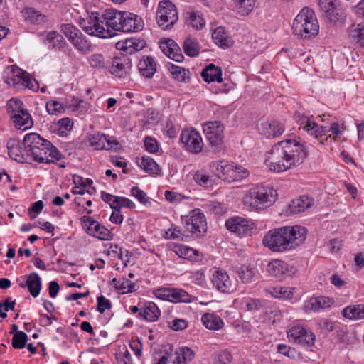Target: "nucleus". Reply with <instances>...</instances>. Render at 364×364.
<instances>
[{
  "mask_svg": "<svg viewBox=\"0 0 364 364\" xmlns=\"http://www.w3.org/2000/svg\"><path fill=\"white\" fill-rule=\"evenodd\" d=\"M211 281L213 287L222 293L231 294L236 289V281L231 279L223 269L215 270L212 274Z\"/></svg>",
  "mask_w": 364,
  "mask_h": 364,
  "instance_id": "obj_15",
  "label": "nucleus"
},
{
  "mask_svg": "<svg viewBox=\"0 0 364 364\" xmlns=\"http://www.w3.org/2000/svg\"><path fill=\"white\" fill-rule=\"evenodd\" d=\"M195 357V353L188 347H182L179 350L173 364H188Z\"/></svg>",
  "mask_w": 364,
  "mask_h": 364,
  "instance_id": "obj_46",
  "label": "nucleus"
},
{
  "mask_svg": "<svg viewBox=\"0 0 364 364\" xmlns=\"http://www.w3.org/2000/svg\"><path fill=\"white\" fill-rule=\"evenodd\" d=\"M144 26V21L139 16L129 12H123L122 32L139 31L143 29Z\"/></svg>",
  "mask_w": 364,
  "mask_h": 364,
  "instance_id": "obj_24",
  "label": "nucleus"
},
{
  "mask_svg": "<svg viewBox=\"0 0 364 364\" xmlns=\"http://www.w3.org/2000/svg\"><path fill=\"white\" fill-rule=\"evenodd\" d=\"M334 304L333 299L328 296L312 297L306 301L304 304V310L306 312H318L327 308H330Z\"/></svg>",
  "mask_w": 364,
  "mask_h": 364,
  "instance_id": "obj_26",
  "label": "nucleus"
},
{
  "mask_svg": "<svg viewBox=\"0 0 364 364\" xmlns=\"http://www.w3.org/2000/svg\"><path fill=\"white\" fill-rule=\"evenodd\" d=\"M238 302L240 309L247 311L255 312L259 311L264 306V302L262 300L249 296L242 298Z\"/></svg>",
  "mask_w": 364,
  "mask_h": 364,
  "instance_id": "obj_37",
  "label": "nucleus"
},
{
  "mask_svg": "<svg viewBox=\"0 0 364 364\" xmlns=\"http://www.w3.org/2000/svg\"><path fill=\"white\" fill-rule=\"evenodd\" d=\"M46 109L50 114L56 115L65 111V105L57 100H50L46 103Z\"/></svg>",
  "mask_w": 364,
  "mask_h": 364,
  "instance_id": "obj_56",
  "label": "nucleus"
},
{
  "mask_svg": "<svg viewBox=\"0 0 364 364\" xmlns=\"http://www.w3.org/2000/svg\"><path fill=\"white\" fill-rule=\"evenodd\" d=\"M183 50L190 57H196L199 54L200 46L196 39L186 38L183 42Z\"/></svg>",
  "mask_w": 364,
  "mask_h": 364,
  "instance_id": "obj_47",
  "label": "nucleus"
},
{
  "mask_svg": "<svg viewBox=\"0 0 364 364\" xmlns=\"http://www.w3.org/2000/svg\"><path fill=\"white\" fill-rule=\"evenodd\" d=\"M257 0H235V7L242 16L249 15L254 9Z\"/></svg>",
  "mask_w": 364,
  "mask_h": 364,
  "instance_id": "obj_45",
  "label": "nucleus"
},
{
  "mask_svg": "<svg viewBox=\"0 0 364 364\" xmlns=\"http://www.w3.org/2000/svg\"><path fill=\"white\" fill-rule=\"evenodd\" d=\"M261 134L265 137L275 138L281 136L284 132V124L278 121H262L258 127Z\"/></svg>",
  "mask_w": 364,
  "mask_h": 364,
  "instance_id": "obj_23",
  "label": "nucleus"
},
{
  "mask_svg": "<svg viewBox=\"0 0 364 364\" xmlns=\"http://www.w3.org/2000/svg\"><path fill=\"white\" fill-rule=\"evenodd\" d=\"M227 229L240 237L250 235L252 228L249 221L241 217L228 219L225 223Z\"/></svg>",
  "mask_w": 364,
  "mask_h": 364,
  "instance_id": "obj_22",
  "label": "nucleus"
},
{
  "mask_svg": "<svg viewBox=\"0 0 364 364\" xmlns=\"http://www.w3.org/2000/svg\"><path fill=\"white\" fill-rule=\"evenodd\" d=\"M154 294L159 299L175 303H188L191 301V296L186 291L180 289L160 288L154 290Z\"/></svg>",
  "mask_w": 364,
  "mask_h": 364,
  "instance_id": "obj_16",
  "label": "nucleus"
},
{
  "mask_svg": "<svg viewBox=\"0 0 364 364\" xmlns=\"http://www.w3.org/2000/svg\"><path fill=\"white\" fill-rule=\"evenodd\" d=\"M181 141L187 151L193 154L201 152L203 148V141L199 132L195 129H186L182 131Z\"/></svg>",
  "mask_w": 364,
  "mask_h": 364,
  "instance_id": "obj_13",
  "label": "nucleus"
},
{
  "mask_svg": "<svg viewBox=\"0 0 364 364\" xmlns=\"http://www.w3.org/2000/svg\"><path fill=\"white\" fill-rule=\"evenodd\" d=\"M237 274L240 279L244 283H249L251 282L253 276V269L250 267L242 266L237 270Z\"/></svg>",
  "mask_w": 364,
  "mask_h": 364,
  "instance_id": "obj_58",
  "label": "nucleus"
},
{
  "mask_svg": "<svg viewBox=\"0 0 364 364\" xmlns=\"http://www.w3.org/2000/svg\"><path fill=\"white\" fill-rule=\"evenodd\" d=\"M145 46L146 43L144 40L131 38L117 43L116 48L123 52L121 55L127 56L142 50Z\"/></svg>",
  "mask_w": 364,
  "mask_h": 364,
  "instance_id": "obj_25",
  "label": "nucleus"
},
{
  "mask_svg": "<svg viewBox=\"0 0 364 364\" xmlns=\"http://www.w3.org/2000/svg\"><path fill=\"white\" fill-rule=\"evenodd\" d=\"M138 70L146 78H151L156 71V63L151 56H144L138 63Z\"/></svg>",
  "mask_w": 364,
  "mask_h": 364,
  "instance_id": "obj_30",
  "label": "nucleus"
},
{
  "mask_svg": "<svg viewBox=\"0 0 364 364\" xmlns=\"http://www.w3.org/2000/svg\"><path fill=\"white\" fill-rule=\"evenodd\" d=\"M288 336L295 343L307 347L313 346L316 340V336L312 331L301 326L292 327L288 332Z\"/></svg>",
  "mask_w": 364,
  "mask_h": 364,
  "instance_id": "obj_18",
  "label": "nucleus"
},
{
  "mask_svg": "<svg viewBox=\"0 0 364 364\" xmlns=\"http://www.w3.org/2000/svg\"><path fill=\"white\" fill-rule=\"evenodd\" d=\"M195 182L203 187H207L210 185V179L209 175L206 174L203 171H197L193 175Z\"/></svg>",
  "mask_w": 364,
  "mask_h": 364,
  "instance_id": "obj_57",
  "label": "nucleus"
},
{
  "mask_svg": "<svg viewBox=\"0 0 364 364\" xmlns=\"http://www.w3.org/2000/svg\"><path fill=\"white\" fill-rule=\"evenodd\" d=\"M164 195L166 200L172 203H178L184 198L181 194L171 191H166Z\"/></svg>",
  "mask_w": 364,
  "mask_h": 364,
  "instance_id": "obj_64",
  "label": "nucleus"
},
{
  "mask_svg": "<svg viewBox=\"0 0 364 364\" xmlns=\"http://www.w3.org/2000/svg\"><path fill=\"white\" fill-rule=\"evenodd\" d=\"M87 141L90 146H93L95 149H102L105 148L104 141L106 140V135L95 132L90 134L87 136Z\"/></svg>",
  "mask_w": 364,
  "mask_h": 364,
  "instance_id": "obj_49",
  "label": "nucleus"
},
{
  "mask_svg": "<svg viewBox=\"0 0 364 364\" xmlns=\"http://www.w3.org/2000/svg\"><path fill=\"white\" fill-rule=\"evenodd\" d=\"M203 131L212 146H218L223 142L224 127L219 121L206 122L203 124Z\"/></svg>",
  "mask_w": 364,
  "mask_h": 364,
  "instance_id": "obj_17",
  "label": "nucleus"
},
{
  "mask_svg": "<svg viewBox=\"0 0 364 364\" xmlns=\"http://www.w3.org/2000/svg\"><path fill=\"white\" fill-rule=\"evenodd\" d=\"M210 169L215 176L223 181L233 182L235 173L233 170V164L223 161H213L209 165Z\"/></svg>",
  "mask_w": 364,
  "mask_h": 364,
  "instance_id": "obj_20",
  "label": "nucleus"
},
{
  "mask_svg": "<svg viewBox=\"0 0 364 364\" xmlns=\"http://www.w3.org/2000/svg\"><path fill=\"white\" fill-rule=\"evenodd\" d=\"M267 269L271 276L278 279H282L291 274L289 264L281 259L270 261L267 264Z\"/></svg>",
  "mask_w": 364,
  "mask_h": 364,
  "instance_id": "obj_28",
  "label": "nucleus"
},
{
  "mask_svg": "<svg viewBox=\"0 0 364 364\" xmlns=\"http://www.w3.org/2000/svg\"><path fill=\"white\" fill-rule=\"evenodd\" d=\"M232 358V355L228 350H220L215 355L214 364H230Z\"/></svg>",
  "mask_w": 364,
  "mask_h": 364,
  "instance_id": "obj_55",
  "label": "nucleus"
},
{
  "mask_svg": "<svg viewBox=\"0 0 364 364\" xmlns=\"http://www.w3.org/2000/svg\"><path fill=\"white\" fill-rule=\"evenodd\" d=\"M84 226L87 228V232L102 240H110L112 238L111 232L104 225L99 223L90 216L84 215L80 219Z\"/></svg>",
  "mask_w": 364,
  "mask_h": 364,
  "instance_id": "obj_14",
  "label": "nucleus"
},
{
  "mask_svg": "<svg viewBox=\"0 0 364 364\" xmlns=\"http://www.w3.org/2000/svg\"><path fill=\"white\" fill-rule=\"evenodd\" d=\"M181 220L186 230L196 237L203 236L207 230L206 218L198 208L191 211L188 215L181 216Z\"/></svg>",
  "mask_w": 364,
  "mask_h": 364,
  "instance_id": "obj_10",
  "label": "nucleus"
},
{
  "mask_svg": "<svg viewBox=\"0 0 364 364\" xmlns=\"http://www.w3.org/2000/svg\"><path fill=\"white\" fill-rule=\"evenodd\" d=\"M212 38L215 44L224 49L230 48L232 44V42L230 38L228 37L225 28L222 26H218L213 31L212 33Z\"/></svg>",
  "mask_w": 364,
  "mask_h": 364,
  "instance_id": "obj_36",
  "label": "nucleus"
},
{
  "mask_svg": "<svg viewBox=\"0 0 364 364\" xmlns=\"http://www.w3.org/2000/svg\"><path fill=\"white\" fill-rule=\"evenodd\" d=\"M137 165L146 172L150 174H159L160 167L156 161L149 156H144L141 159H137Z\"/></svg>",
  "mask_w": 364,
  "mask_h": 364,
  "instance_id": "obj_38",
  "label": "nucleus"
},
{
  "mask_svg": "<svg viewBox=\"0 0 364 364\" xmlns=\"http://www.w3.org/2000/svg\"><path fill=\"white\" fill-rule=\"evenodd\" d=\"M106 26V30L110 31L112 37L116 34V31H121V25L123 18V12L114 9H107L102 16Z\"/></svg>",
  "mask_w": 364,
  "mask_h": 364,
  "instance_id": "obj_21",
  "label": "nucleus"
},
{
  "mask_svg": "<svg viewBox=\"0 0 364 364\" xmlns=\"http://www.w3.org/2000/svg\"><path fill=\"white\" fill-rule=\"evenodd\" d=\"M46 43L49 49L54 50H62L67 45L64 37L56 31H51L46 33Z\"/></svg>",
  "mask_w": 364,
  "mask_h": 364,
  "instance_id": "obj_31",
  "label": "nucleus"
},
{
  "mask_svg": "<svg viewBox=\"0 0 364 364\" xmlns=\"http://www.w3.org/2000/svg\"><path fill=\"white\" fill-rule=\"evenodd\" d=\"M293 33L301 38H310L318 33L319 25L314 11L304 8L296 16L292 25Z\"/></svg>",
  "mask_w": 364,
  "mask_h": 364,
  "instance_id": "obj_5",
  "label": "nucleus"
},
{
  "mask_svg": "<svg viewBox=\"0 0 364 364\" xmlns=\"http://www.w3.org/2000/svg\"><path fill=\"white\" fill-rule=\"evenodd\" d=\"M304 124V129L318 139L321 144H324V141H327L328 136H326V135L328 132H331L334 137H337L341 134L340 125L338 122H333L329 127L319 126L306 118Z\"/></svg>",
  "mask_w": 364,
  "mask_h": 364,
  "instance_id": "obj_12",
  "label": "nucleus"
},
{
  "mask_svg": "<svg viewBox=\"0 0 364 364\" xmlns=\"http://www.w3.org/2000/svg\"><path fill=\"white\" fill-rule=\"evenodd\" d=\"M277 199V191L272 187L257 185L245 191L242 202L255 211H262L273 205Z\"/></svg>",
  "mask_w": 364,
  "mask_h": 364,
  "instance_id": "obj_4",
  "label": "nucleus"
},
{
  "mask_svg": "<svg viewBox=\"0 0 364 364\" xmlns=\"http://www.w3.org/2000/svg\"><path fill=\"white\" fill-rule=\"evenodd\" d=\"M156 19L158 26L161 29H171L178 19L175 4L169 0L161 1L158 5Z\"/></svg>",
  "mask_w": 364,
  "mask_h": 364,
  "instance_id": "obj_8",
  "label": "nucleus"
},
{
  "mask_svg": "<svg viewBox=\"0 0 364 364\" xmlns=\"http://www.w3.org/2000/svg\"><path fill=\"white\" fill-rule=\"evenodd\" d=\"M144 146L146 150L150 153H156L159 149L157 141L151 136L145 137Z\"/></svg>",
  "mask_w": 364,
  "mask_h": 364,
  "instance_id": "obj_62",
  "label": "nucleus"
},
{
  "mask_svg": "<svg viewBox=\"0 0 364 364\" xmlns=\"http://www.w3.org/2000/svg\"><path fill=\"white\" fill-rule=\"evenodd\" d=\"M307 232L303 226H282L269 230L264 237L263 244L272 252H289L306 240Z\"/></svg>",
  "mask_w": 364,
  "mask_h": 364,
  "instance_id": "obj_2",
  "label": "nucleus"
},
{
  "mask_svg": "<svg viewBox=\"0 0 364 364\" xmlns=\"http://www.w3.org/2000/svg\"><path fill=\"white\" fill-rule=\"evenodd\" d=\"M130 193L131 196L136 198L140 203L145 205L151 204V199L147 197L146 193L138 186L132 187L131 188Z\"/></svg>",
  "mask_w": 364,
  "mask_h": 364,
  "instance_id": "obj_53",
  "label": "nucleus"
},
{
  "mask_svg": "<svg viewBox=\"0 0 364 364\" xmlns=\"http://www.w3.org/2000/svg\"><path fill=\"white\" fill-rule=\"evenodd\" d=\"M88 63L91 67L97 69H103L106 68V60L105 56L101 53L91 54L88 58Z\"/></svg>",
  "mask_w": 364,
  "mask_h": 364,
  "instance_id": "obj_51",
  "label": "nucleus"
},
{
  "mask_svg": "<svg viewBox=\"0 0 364 364\" xmlns=\"http://www.w3.org/2000/svg\"><path fill=\"white\" fill-rule=\"evenodd\" d=\"M166 237L170 239H182L184 235L181 229L174 225H172L171 227L166 232Z\"/></svg>",
  "mask_w": 364,
  "mask_h": 364,
  "instance_id": "obj_63",
  "label": "nucleus"
},
{
  "mask_svg": "<svg viewBox=\"0 0 364 364\" xmlns=\"http://www.w3.org/2000/svg\"><path fill=\"white\" fill-rule=\"evenodd\" d=\"M326 17L329 20V21L333 23H340L342 24L344 23L346 20V13L344 10L337 6H333L328 11L325 13Z\"/></svg>",
  "mask_w": 364,
  "mask_h": 364,
  "instance_id": "obj_42",
  "label": "nucleus"
},
{
  "mask_svg": "<svg viewBox=\"0 0 364 364\" xmlns=\"http://www.w3.org/2000/svg\"><path fill=\"white\" fill-rule=\"evenodd\" d=\"M160 315L161 311L156 304L149 301L144 305L142 311H140L137 317L139 318H144L149 322H154L158 320Z\"/></svg>",
  "mask_w": 364,
  "mask_h": 364,
  "instance_id": "obj_33",
  "label": "nucleus"
},
{
  "mask_svg": "<svg viewBox=\"0 0 364 364\" xmlns=\"http://www.w3.org/2000/svg\"><path fill=\"white\" fill-rule=\"evenodd\" d=\"M201 321L203 325L210 330H219L222 328L224 323L222 318L213 313H205L202 316Z\"/></svg>",
  "mask_w": 364,
  "mask_h": 364,
  "instance_id": "obj_39",
  "label": "nucleus"
},
{
  "mask_svg": "<svg viewBox=\"0 0 364 364\" xmlns=\"http://www.w3.org/2000/svg\"><path fill=\"white\" fill-rule=\"evenodd\" d=\"M186 22L192 26L193 28L200 30L203 28L205 21L202 14L197 11H189L186 12Z\"/></svg>",
  "mask_w": 364,
  "mask_h": 364,
  "instance_id": "obj_40",
  "label": "nucleus"
},
{
  "mask_svg": "<svg viewBox=\"0 0 364 364\" xmlns=\"http://www.w3.org/2000/svg\"><path fill=\"white\" fill-rule=\"evenodd\" d=\"M97 310L102 314L107 309H110L112 308V304L110 301L106 299L104 296L101 295L97 297Z\"/></svg>",
  "mask_w": 364,
  "mask_h": 364,
  "instance_id": "obj_61",
  "label": "nucleus"
},
{
  "mask_svg": "<svg viewBox=\"0 0 364 364\" xmlns=\"http://www.w3.org/2000/svg\"><path fill=\"white\" fill-rule=\"evenodd\" d=\"M318 326L323 333H329L334 330L335 323L328 318H322L318 321Z\"/></svg>",
  "mask_w": 364,
  "mask_h": 364,
  "instance_id": "obj_60",
  "label": "nucleus"
},
{
  "mask_svg": "<svg viewBox=\"0 0 364 364\" xmlns=\"http://www.w3.org/2000/svg\"><path fill=\"white\" fill-rule=\"evenodd\" d=\"M112 209L114 210H120L122 208H127L134 209L136 207L135 203L129 198L122 196H117L112 203Z\"/></svg>",
  "mask_w": 364,
  "mask_h": 364,
  "instance_id": "obj_50",
  "label": "nucleus"
},
{
  "mask_svg": "<svg viewBox=\"0 0 364 364\" xmlns=\"http://www.w3.org/2000/svg\"><path fill=\"white\" fill-rule=\"evenodd\" d=\"M28 336L25 332H16L12 338V346L15 349H22L26 346Z\"/></svg>",
  "mask_w": 364,
  "mask_h": 364,
  "instance_id": "obj_52",
  "label": "nucleus"
},
{
  "mask_svg": "<svg viewBox=\"0 0 364 364\" xmlns=\"http://www.w3.org/2000/svg\"><path fill=\"white\" fill-rule=\"evenodd\" d=\"M60 30L79 52L87 54L91 50V43L74 25L62 23Z\"/></svg>",
  "mask_w": 364,
  "mask_h": 364,
  "instance_id": "obj_9",
  "label": "nucleus"
},
{
  "mask_svg": "<svg viewBox=\"0 0 364 364\" xmlns=\"http://www.w3.org/2000/svg\"><path fill=\"white\" fill-rule=\"evenodd\" d=\"M136 290V284L134 282H132L127 278H123L121 280V284L120 287L119 288V291L122 294L134 292Z\"/></svg>",
  "mask_w": 364,
  "mask_h": 364,
  "instance_id": "obj_59",
  "label": "nucleus"
},
{
  "mask_svg": "<svg viewBox=\"0 0 364 364\" xmlns=\"http://www.w3.org/2000/svg\"><path fill=\"white\" fill-rule=\"evenodd\" d=\"M132 66L131 59L128 56L120 54L112 59L109 70L116 77L124 78L129 75Z\"/></svg>",
  "mask_w": 364,
  "mask_h": 364,
  "instance_id": "obj_19",
  "label": "nucleus"
},
{
  "mask_svg": "<svg viewBox=\"0 0 364 364\" xmlns=\"http://www.w3.org/2000/svg\"><path fill=\"white\" fill-rule=\"evenodd\" d=\"M313 200L307 196H300L294 199L288 205V212L291 214H298L311 205Z\"/></svg>",
  "mask_w": 364,
  "mask_h": 364,
  "instance_id": "obj_34",
  "label": "nucleus"
},
{
  "mask_svg": "<svg viewBox=\"0 0 364 364\" xmlns=\"http://www.w3.org/2000/svg\"><path fill=\"white\" fill-rule=\"evenodd\" d=\"M201 77L206 82H222V70L220 67L215 65L213 63L207 65L201 72Z\"/></svg>",
  "mask_w": 364,
  "mask_h": 364,
  "instance_id": "obj_32",
  "label": "nucleus"
},
{
  "mask_svg": "<svg viewBox=\"0 0 364 364\" xmlns=\"http://www.w3.org/2000/svg\"><path fill=\"white\" fill-rule=\"evenodd\" d=\"M104 24V19L102 17L100 18L98 12H92L87 18H82L80 21V27L88 35L102 38L112 37L110 31L105 29Z\"/></svg>",
  "mask_w": 364,
  "mask_h": 364,
  "instance_id": "obj_11",
  "label": "nucleus"
},
{
  "mask_svg": "<svg viewBox=\"0 0 364 364\" xmlns=\"http://www.w3.org/2000/svg\"><path fill=\"white\" fill-rule=\"evenodd\" d=\"M27 155L38 163L54 164L64 158L62 153L52 143L37 133H29L23 138Z\"/></svg>",
  "mask_w": 364,
  "mask_h": 364,
  "instance_id": "obj_3",
  "label": "nucleus"
},
{
  "mask_svg": "<svg viewBox=\"0 0 364 364\" xmlns=\"http://www.w3.org/2000/svg\"><path fill=\"white\" fill-rule=\"evenodd\" d=\"M168 70L172 77L178 82H186V79H189V77L187 75L189 74V71L183 68L171 64L168 67Z\"/></svg>",
  "mask_w": 364,
  "mask_h": 364,
  "instance_id": "obj_48",
  "label": "nucleus"
},
{
  "mask_svg": "<svg viewBox=\"0 0 364 364\" xmlns=\"http://www.w3.org/2000/svg\"><path fill=\"white\" fill-rule=\"evenodd\" d=\"M306 157L304 145L295 139H288L272 147L266 163L269 170L280 173L301 164Z\"/></svg>",
  "mask_w": 364,
  "mask_h": 364,
  "instance_id": "obj_1",
  "label": "nucleus"
},
{
  "mask_svg": "<svg viewBox=\"0 0 364 364\" xmlns=\"http://www.w3.org/2000/svg\"><path fill=\"white\" fill-rule=\"evenodd\" d=\"M6 111L16 128L27 130L33 127L32 117L21 100L10 99L6 103Z\"/></svg>",
  "mask_w": 364,
  "mask_h": 364,
  "instance_id": "obj_7",
  "label": "nucleus"
},
{
  "mask_svg": "<svg viewBox=\"0 0 364 364\" xmlns=\"http://www.w3.org/2000/svg\"><path fill=\"white\" fill-rule=\"evenodd\" d=\"M160 48L166 55L176 62H181L184 58L180 47L172 39L161 41Z\"/></svg>",
  "mask_w": 364,
  "mask_h": 364,
  "instance_id": "obj_27",
  "label": "nucleus"
},
{
  "mask_svg": "<svg viewBox=\"0 0 364 364\" xmlns=\"http://www.w3.org/2000/svg\"><path fill=\"white\" fill-rule=\"evenodd\" d=\"M348 38L364 47V25H352L348 28Z\"/></svg>",
  "mask_w": 364,
  "mask_h": 364,
  "instance_id": "obj_43",
  "label": "nucleus"
},
{
  "mask_svg": "<svg viewBox=\"0 0 364 364\" xmlns=\"http://www.w3.org/2000/svg\"><path fill=\"white\" fill-rule=\"evenodd\" d=\"M175 253L180 257L190 260H196L199 256V252L193 248L184 245H178L174 247Z\"/></svg>",
  "mask_w": 364,
  "mask_h": 364,
  "instance_id": "obj_44",
  "label": "nucleus"
},
{
  "mask_svg": "<svg viewBox=\"0 0 364 364\" xmlns=\"http://www.w3.org/2000/svg\"><path fill=\"white\" fill-rule=\"evenodd\" d=\"M73 122L68 118L65 117L60 119L57 124L58 132L60 136H66L67 133L73 128Z\"/></svg>",
  "mask_w": 364,
  "mask_h": 364,
  "instance_id": "obj_54",
  "label": "nucleus"
},
{
  "mask_svg": "<svg viewBox=\"0 0 364 364\" xmlns=\"http://www.w3.org/2000/svg\"><path fill=\"white\" fill-rule=\"evenodd\" d=\"M6 146L8 149V154L11 159L20 163H23L26 160L18 140L15 139H9Z\"/></svg>",
  "mask_w": 364,
  "mask_h": 364,
  "instance_id": "obj_35",
  "label": "nucleus"
},
{
  "mask_svg": "<svg viewBox=\"0 0 364 364\" xmlns=\"http://www.w3.org/2000/svg\"><path fill=\"white\" fill-rule=\"evenodd\" d=\"M21 287H27L29 293L34 297H37L41 291L42 287V282L40 276L36 273L32 272L26 276V283H20Z\"/></svg>",
  "mask_w": 364,
  "mask_h": 364,
  "instance_id": "obj_29",
  "label": "nucleus"
},
{
  "mask_svg": "<svg viewBox=\"0 0 364 364\" xmlns=\"http://www.w3.org/2000/svg\"><path fill=\"white\" fill-rule=\"evenodd\" d=\"M2 79L9 87L16 90H22L28 88L35 90L38 87V83L35 79L16 65H9L4 69Z\"/></svg>",
  "mask_w": 364,
  "mask_h": 364,
  "instance_id": "obj_6",
  "label": "nucleus"
},
{
  "mask_svg": "<svg viewBox=\"0 0 364 364\" xmlns=\"http://www.w3.org/2000/svg\"><path fill=\"white\" fill-rule=\"evenodd\" d=\"M23 16L27 21L34 25H41L47 21L46 16L32 8L25 9Z\"/></svg>",
  "mask_w": 364,
  "mask_h": 364,
  "instance_id": "obj_41",
  "label": "nucleus"
}]
</instances>
